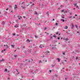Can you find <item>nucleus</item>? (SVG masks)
Returning a JSON list of instances; mask_svg holds the SVG:
<instances>
[{
    "label": "nucleus",
    "instance_id": "40",
    "mask_svg": "<svg viewBox=\"0 0 80 80\" xmlns=\"http://www.w3.org/2000/svg\"><path fill=\"white\" fill-rule=\"evenodd\" d=\"M55 25H58V23H56L55 24Z\"/></svg>",
    "mask_w": 80,
    "mask_h": 80
},
{
    "label": "nucleus",
    "instance_id": "23",
    "mask_svg": "<svg viewBox=\"0 0 80 80\" xmlns=\"http://www.w3.org/2000/svg\"><path fill=\"white\" fill-rule=\"evenodd\" d=\"M17 5H15V6L14 7V8L15 9H16V8H17Z\"/></svg>",
    "mask_w": 80,
    "mask_h": 80
},
{
    "label": "nucleus",
    "instance_id": "47",
    "mask_svg": "<svg viewBox=\"0 0 80 80\" xmlns=\"http://www.w3.org/2000/svg\"><path fill=\"white\" fill-rule=\"evenodd\" d=\"M34 74V72H33V73H32V72H31V74Z\"/></svg>",
    "mask_w": 80,
    "mask_h": 80
},
{
    "label": "nucleus",
    "instance_id": "44",
    "mask_svg": "<svg viewBox=\"0 0 80 80\" xmlns=\"http://www.w3.org/2000/svg\"><path fill=\"white\" fill-rule=\"evenodd\" d=\"M16 71H17V72H18V69H16Z\"/></svg>",
    "mask_w": 80,
    "mask_h": 80
},
{
    "label": "nucleus",
    "instance_id": "17",
    "mask_svg": "<svg viewBox=\"0 0 80 80\" xmlns=\"http://www.w3.org/2000/svg\"><path fill=\"white\" fill-rule=\"evenodd\" d=\"M38 69H37L35 71H34L35 72V73H37V72H38Z\"/></svg>",
    "mask_w": 80,
    "mask_h": 80
},
{
    "label": "nucleus",
    "instance_id": "4",
    "mask_svg": "<svg viewBox=\"0 0 80 80\" xmlns=\"http://www.w3.org/2000/svg\"><path fill=\"white\" fill-rule=\"evenodd\" d=\"M61 17H62V18H65V15L62 14L61 15Z\"/></svg>",
    "mask_w": 80,
    "mask_h": 80
},
{
    "label": "nucleus",
    "instance_id": "43",
    "mask_svg": "<svg viewBox=\"0 0 80 80\" xmlns=\"http://www.w3.org/2000/svg\"><path fill=\"white\" fill-rule=\"evenodd\" d=\"M49 72H50V73H52V70H49Z\"/></svg>",
    "mask_w": 80,
    "mask_h": 80
},
{
    "label": "nucleus",
    "instance_id": "59",
    "mask_svg": "<svg viewBox=\"0 0 80 80\" xmlns=\"http://www.w3.org/2000/svg\"><path fill=\"white\" fill-rule=\"evenodd\" d=\"M23 18H25V16H23Z\"/></svg>",
    "mask_w": 80,
    "mask_h": 80
},
{
    "label": "nucleus",
    "instance_id": "54",
    "mask_svg": "<svg viewBox=\"0 0 80 80\" xmlns=\"http://www.w3.org/2000/svg\"><path fill=\"white\" fill-rule=\"evenodd\" d=\"M15 34H12L13 36H15Z\"/></svg>",
    "mask_w": 80,
    "mask_h": 80
},
{
    "label": "nucleus",
    "instance_id": "31",
    "mask_svg": "<svg viewBox=\"0 0 80 80\" xmlns=\"http://www.w3.org/2000/svg\"><path fill=\"white\" fill-rule=\"evenodd\" d=\"M6 48H8V45H6Z\"/></svg>",
    "mask_w": 80,
    "mask_h": 80
},
{
    "label": "nucleus",
    "instance_id": "22",
    "mask_svg": "<svg viewBox=\"0 0 80 80\" xmlns=\"http://www.w3.org/2000/svg\"><path fill=\"white\" fill-rule=\"evenodd\" d=\"M33 5H34V3L32 4V5H31V6L32 7H34V6H33Z\"/></svg>",
    "mask_w": 80,
    "mask_h": 80
},
{
    "label": "nucleus",
    "instance_id": "49",
    "mask_svg": "<svg viewBox=\"0 0 80 80\" xmlns=\"http://www.w3.org/2000/svg\"><path fill=\"white\" fill-rule=\"evenodd\" d=\"M24 3H25V2H22V3L21 4L22 5V4H24Z\"/></svg>",
    "mask_w": 80,
    "mask_h": 80
},
{
    "label": "nucleus",
    "instance_id": "51",
    "mask_svg": "<svg viewBox=\"0 0 80 80\" xmlns=\"http://www.w3.org/2000/svg\"><path fill=\"white\" fill-rule=\"evenodd\" d=\"M48 34H49V33L48 32H47L46 33V35H48Z\"/></svg>",
    "mask_w": 80,
    "mask_h": 80
},
{
    "label": "nucleus",
    "instance_id": "7",
    "mask_svg": "<svg viewBox=\"0 0 80 80\" xmlns=\"http://www.w3.org/2000/svg\"><path fill=\"white\" fill-rule=\"evenodd\" d=\"M5 24V22L4 21L2 22V25H4Z\"/></svg>",
    "mask_w": 80,
    "mask_h": 80
},
{
    "label": "nucleus",
    "instance_id": "8",
    "mask_svg": "<svg viewBox=\"0 0 80 80\" xmlns=\"http://www.w3.org/2000/svg\"><path fill=\"white\" fill-rule=\"evenodd\" d=\"M62 7L63 6L62 5H61L60 6V7L58 8V10H60V9H61V8H62Z\"/></svg>",
    "mask_w": 80,
    "mask_h": 80
},
{
    "label": "nucleus",
    "instance_id": "21",
    "mask_svg": "<svg viewBox=\"0 0 80 80\" xmlns=\"http://www.w3.org/2000/svg\"><path fill=\"white\" fill-rule=\"evenodd\" d=\"M74 7H76L77 6V3H75L74 4Z\"/></svg>",
    "mask_w": 80,
    "mask_h": 80
},
{
    "label": "nucleus",
    "instance_id": "9",
    "mask_svg": "<svg viewBox=\"0 0 80 80\" xmlns=\"http://www.w3.org/2000/svg\"><path fill=\"white\" fill-rule=\"evenodd\" d=\"M56 48L53 47L52 48V50H56Z\"/></svg>",
    "mask_w": 80,
    "mask_h": 80
},
{
    "label": "nucleus",
    "instance_id": "24",
    "mask_svg": "<svg viewBox=\"0 0 80 80\" xmlns=\"http://www.w3.org/2000/svg\"><path fill=\"white\" fill-rule=\"evenodd\" d=\"M58 33H59V32H56V35H58Z\"/></svg>",
    "mask_w": 80,
    "mask_h": 80
},
{
    "label": "nucleus",
    "instance_id": "35",
    "mask_svg": "<svg viewBox=\"0 0 80 80\" xmlns=\"http://www.w3.org/2000/svg\"><path fill=\"white\" fill-rule=\"evenodd\" d=\"M14 56L15 57H17V55H14Z\"/></svg>",
    "mask_w": 80,
    "mask_h": 80
},
{
    "label": "nucleus",
    "instance_id": "11",
    "mask_svg": "<svg viewBox=\"0 0 80 80\" xmlns=\"http://www.w3.org/2000/svg\"><path fill=\"white\" fill-rule=\"evenodd\" d=\"M64 39L65 40H66V41H68V39L67 38H66Z\"/></svg>",
    "mask_w": 80,
    "mask_h": 80
},
{
    "label": "nucleus",
    "instance_id": "56",
    "mask_svg": "<svg viewBox=\"0 0 80 80\" xmlns=\"http://www.w3.org/2000/svg\"><path fill=\"white\" fill-rule=\"evenodd\" d=\"M11 12L12 13H13V11L12 10L11 11Z\"/></svg>",
    "mask_w": 80,
    "mask_h": 80
},
{
    "label": "nucleus",
    "instance_id": "50",
    "mask_svg": "<svg viewBox=\"0 0 80 80\" xmlns=\"http://www.w3.org/2000/svg\"><path fill=\"white\" fill-rule=\"evenodd\" d=\"M2 53H3V50H2L1 51Z\"/></svg>",
    "mask_w": 80,
    "mask_h": 80
},
{
    "label": "nucleus",
    "instance_id": "58",
    "mask_svg": "<svg viewBox=\"0 0 80 80\" xmlns=\"http://www.w3.org/2000/svg\"><path fill=\"white\" fill-rule=\"evenodd\" d=\"M76 17H77V14H75V15Z\"/></svg>",
    "mask_w": 80,
    "mask_h": 80
},
{
    "label": "nucleus",
    "instance_id": "39",
    "mask_svg": "<svg viewBox=\"0 0 80 80\" xmlns=\"http://www.w3.org/2000/svg\"><path fill=\"white\" fill-rule=\"evenodd\" d=\"M44 30H47L46 28H44Z\"/></svg>",
    "mask_w": 80,
    "mask_h": 80
},
{
    "label": "nucleus",
    "instance_id": "45",
    "mask_svg": "<svg viewBox=\"0 0 80 80\" xmlns=\"http://www.w3.org/2000/svg\"><path fill=\"white\" fill-rule=\"evenodd\" d=\"M58 38V40H60V37H58V38Z\"/></svg>",
    "mask_w": 80,
    "mask_h": 80
},
{
    "label": "nucleus",
    "instance_id": "13",
    "mask_svg": "<svg viewBox=\"0 0 80 80\" xmlns=\"http://www.w3.org/2000/svg\"><path fill=\"white\" fill-rule=\"evenodd\" d=\"M46 14H47L48 16H49V12L48 11L47 12Z\"/></svg>",
    "mask_w": 80,
    "mask_h": 80
},
{
    "label": "nucleus",
    "instance_id": "62",
    "mask_svg": "<svg viewBox=\"0 0 80 80\" xmlns=\"http://www.w3.org/2000/svg\"><path fill=\"white\" fill-rule=\"evenodd\" d=\"M9 79H10V78H8V80H9Z\"/></svg>",
    "mask_w": 80,
    "mask_h": 80
},
{
    "label": "nucleus",
    "instance_id": "26",
    "mask_svg": "<svg viewBox=\"0 0 80 80\" xmlns=\"http://www.w3.org/2000/svg\"><path fill=\"white\" fill-rule=\"evenodd\" d=\"M76 8H78V9H79V7H78V6H76Z\"/></svg>",
    "mask_w": 80,
    "mask_h": 80
},
{
    "label": "nucleus",
    "instance_id": "60",
    "mask_svg": "<svg viewBox=\"0 0 80 80\" xmlns=\"http://www.w3.org/2000/svg\"><path fill=\"white\" fill-rule=\"evenodd\" d=\"M52 20H53V21H55V19H53Z\"/></svg>",
    "mask_w": 80,
    "mask_h": 80
},
{
    "label": "nucleus",
    "instance_id": "25",
    "mask_svg": "<svg viewBox=\"0 0 80 80\" xmlns=\"http://www.w3.org/2000/svg\"><path fill=\"white\" fill-rule=\"evenodd\" d=\"M4 14H5V15H7V12L5 11Z\"/></svg>",
    "mask_w": 80,
    "mask_h": 80
},
{
    "label": "nucleus",
    "instance_id": "57",
    "mask_svg": "<svg viewBox=\"0 0 80 80\" xmlns=\"http://www.w3.org/2000/svg\"><path fill=\"white\" fill-rule=\"evenodd\" d=\"M72 17V16H71L69 17V18H71Z\"/></svg>",
    "mask_w": 80,
    "mask_h": 80
},
{
    "label": "nucleus",
    "instance_id": "10",
    "mask_svg": "<svg viewBox=\"0 0 80 80\" xmlns=\"http://www.w3.org/2000/svg\"><path fill=\"white\" fill-rule=\"evenodd\" d=\"M18 27V24H16V26H14V27H15V28H17V27Z\"/></svg>",
    "mask_w": 80,
    "mask_h": 80
},
{
    "label": "nucleus",
    "instance_id": "37",
    "mask_svg": "<svg viewBox=\"0 0 80 80\" xmlns=\"http://www.w3.org/2000/svg\"><path fill=\"white\" fill-rule=\"evenodd\" d=\"M55 76L56 77H58V75L57 74H55Z\"/></svg>",
    "mask_w": 80,
    "mask_h": 80
},
{
    "label": "nucleus",
    "instance_id": "1",
    "mask_svg": "<svg viewBox=\"0 0 80 80\" xmlns=\"http://www.w3.org/2000/svg\"><path fill=\"white\" fill-rule=\"evenodd\" d=\"M30 43H31V47H32V46H36L37 45V43L35 44L34 43H35V41H32V40L30 41Z\"/></svg>",
    "mask_w": 80,
    "mask_h": 80
},
{
    "label": "nucleus",
    "instance_id": "3",
    "mask_svg": "<svg viewBox=\"0 0 80 80\" xmlns=\"http://www.w3.org/2000/svg\"><path fill=\"white\" fill-rule=\"evenodd\" d=\"M46 53V54H47L48 55H50V52L49 51H47Z\"/></svg>",
    "mask_w": 80,
    "mask_h": 80
},
{
    "label": "nucleus",
    "instance_id": "14",
    "mask_svg": "<svg viewBox=\"0 0 80 80\" xmlns=\"http://www.w3.org/2000/svg\"><path fill=\"white\" fill-rule=\"evenodd\" d=\"M57 60H58L59 62H60V60L58 58H57Z\"/></svg>",
    "mask_w": 80,
    "mask_h": 80
},
{
    "label": "nucleus",
    "instance_id": "53",
    "mask_svg": "<svg viewBox=\"0 0 80 80\" xmlns=\"http://www.w3.org/2000/svg\"><path fill=\"white\" fill-rule=\"evenodd\" d=\"M8 40H11V39H10V38H8Z\"/></svg>",
    "mask_w": 80,
    "mask_h": 80
},
{
    "label": "nucleus",
    "instance_id": "16",
    "mask_svg": "<svg viewBox=\"0 0 80 80\" xmlns=\"http://www.w3.org/2000/svg\"><path fill=\"white\" fill-rule=\"evenodd\" d=\"M74 27V26H73V25L72 24V27H71V29H73Z\"/></svg>",
    "mask_w": 80,
    "mask_h": 80
},
{
    "label": "nucleus",
    "instance_id": "20",
    "mask_svg": "<svg viewBox=\"0 0 80 80\" xmlns=\"http://www.w3.org/2000/svg\"><path fill=\"white\" fill-rule=\"evenodd\" d=\"M18 17H19L18 18V19H19V20H20V18H22V17H21V16H18Z\"/></svg>",
    "mask_w": 80,
    "mask_h": 80
},
{
    "label": "nucleus",
    "instance_id": "33",
    "mask_svg": "<svg viewBox=\"0 0 80 80\" xmlns=\"http://www.w3.org/2000/svg\"><path fill=\"white\" fill-rule=\"evenodd\" d=\"M25 48V46H23L22 48H23H23Z\"/></svg>",
    "mask_w": 80,
    "mask_h": 80
},
{
    "label": "nucleus",
    "instance_id": "41",
    "mask_svg": "<svg viewBox=\"0 0 80 80\" xmlns=\"http://www.w3.org/2000/svg\"><path fill=\"white\" fill-rule=\"evenodd\" d=\"M39 63H42V61H40L39 62Z\"/></svg>",
    "mask_w": 80,
    "mask_h": 80
},
{
    "label": "nucleus",
    "instance_id": "55",
    "mask_svg": "<svg viewBox=\"0 0 80 80\" xmlns=\"http://www.w3.org/2000/svg\"><path fill=\"white\" fill-rule=\"evenodd\" d=\"M8 8H7V9H6V10H8Z\"/></svg>",
    "mask_w": 80,
    "mask_h": 80
},
{
    "label": "nucleus",
    "instance_id": "15",
    "mask_svg": "<svg viewBox=\"0 0 80 80\" xmlns=\"http://www.w3.org/2000/svg\"><path fill=\"white\" fill-rule=\"evenodd\" d=\"M64 28L65 29H67L68 28V27H67V26H66Z\"/></svg>",
    "mask_w": 80,
    "mask_h": 80
},
{
    "label": "nucleus",
    "instance_id": "52",
    "mask_svg": "<svg viewBox=\"0 0 80 80\" xmlns=\"http://www.w3.org/2000/svg\"><path fill=\"white\" fill-rule=\"evenodd\" d=\"M18 73H17V74L18 75V74H19L20 73V72H18Z\"/></svg>",
    "mask_w": 80,
    "mask_h": 80
},
{
    "label": "nucleus",
    "instance_id": "64",
    "mask_svg": "<svg viewBox=\"0 0 80 80\" xmlns=\"http://www.w3.org/2000/svg\"><path fill=\"white\" fill-rule=\"evenodd\" d=\"M26 51H25V52H24V53H26Z\"/></svg>",
    "mask_w": 80,
    "mask_h": 80
},
{
    "label": "nucleus",
    "instance_id": "34",
    "mask_svg": "<svg viewBox=\"0 0 80 80\" xmlns=\"http://www.w3.org/2000/svg\"><path fill=\"white\" fill-rule=\"evenodd\" d=\"M23 77H24V76H23V75H21V78H23Z\"/></svg>",
    "mask_w": 80,
    "mask_h": 80
},
{
    "label": "nucleus",
    "instance_id": "38",
    "mask_svg": "<svg viewBox=\"0 0 80 80\" xmlns=\"http://www.w3.org/2000/svg\"><path fill=\"white\" fill-rule=\"evenodd\" d=\"M62 12H64V10H63H63H62Z\"/></svg>",
    "mask_w": 80,
    "mask_h": 80
},
{
    "label": "nucleus",
    "instance_id": "12",
    "mask_svg": "<svg viewBox=\"0 0 80 80\" xmlns=\"http://www.w3.org/2000/svg\"><path fill=\"white\" fill-rule=\"evenodd\" d=\"M11 46H12V48H15V46L14 45H13L11 44Z\"/></svg>",
    "mask_w": 80,
    "mask_h": 80
},
{
    "label": "nucleus",
    "instance_id": "61",
    "mask_svg": "<svg viewBox=\"0 0 80 80\" xmlns=\"http://www.w3.org/2000/svg\"><path fill=\"white\" fill-rule=\"evenodd\" d=\"M2 62V61L1 60H0V63H1Z\"/></svg>",
    "mask_w": 80,
    "mask_h": 80
},
{
    "label": "nucleus",
    "instance_id": "19",
    "mask_svg": "<svg viewBox=\"0 0 80 80\" xmlns=\"http://www.w3.org/2000/svg\"><path fill=\"white\" fill-rule=\"evenodd\" d=\"M35 37L36 38H38V36H35Z\"/></svg>",
    "mask_w": 80,
    "mask_h": 80
},
{
    "label": "nucleus",
    "instance_id": "27",
    "mask_svg": "<svg viewBox=\"0 0 80 80\" xmlns=\"http://www.w3.org/2000/svg\"><path fill=\"white\" fill-rule=\"evenodd\" d=\"M28 52L29 53H30V49H29L28 50Z\"/></svg>",
    "mask_w": 80,
    "mask_h": 80
},
{
    "label": "nucleus",
    "instance_id": "29",
    "mask_svg": "<svg viewBox=\"0 0 80 80\" xmlns=\"http://www.w3.org/2000/svg\"><path fill=\"white\" fill-rule=\"evenodd\" d=\"M52 67H55V65H51Z\"/></svg>",
    "mask_w": 80,
    "mask_h": 80
},
{
    "label": "nucleus",
    "instance_id": "32",
    "mask_svg": "<svg viewBox=\"0 0 80 80\" xmlns=\"http://www.w3.org/2000/svg\"><path fill=\"white\" fill-rule=\"evenodd\" d=\"M62 54H63V55H65V54L64 52H62Z\"/></svg>",
    "mask_w": 80,
    "mask_h": 80
},
{
    "label": "nucleus",
    "instance_id": "28",
    "mask_svg": "<svg viewBox=\"0 0 80 80\" xmlns=\"http://www.w3.org/2000/svg\"><path fill=\"white\" fill-rule=\"evenodd\" d=\"M61 21H62L63 22H65V20L64 19H62Z\"/></svg>",
    "mask_w": 80,
    "mask_h": 80
},
{
    "label": "nucleus",
    "instance_id": "2",
    "mask_svg": "<svg viewBox=\"0 0 80 80\" xmlns=\"http://www.w3.org/2000/svg\"><path fill=\"white\" fill-rule=\"evenodd\" d=\"M43 47H44V46H43L42 45H40V46L39 47V48H42Z\"/></svg>",
    "mask_w": 80,
    "mask_h": 80
},
{
    "label": "nucleus",
    "instance_id": "5",
    "mask_svg": "<svg viewBox=\"0 0 80 80\" xmlns=\"http://www.w3.org/2000/svg\"><path fill=\"white\" fill-rule=\"evenodd\" d=\"M26 42L27 43H29V42H30V40L29 39H27Z\"/></svg>",
    "mask_w": 80,
    "mask_h": 80
},
{
    "label": "nucleus",
    "instance_id": "6",
    "mask_svg": "<svg viewBox=\"0 0 80 80\" xmlns=\"http://www.w3.org/2000/svg\"><path fill=\"white\" fill-rule=\"evenodd\" d=\"M76 60H80V58H78V57H76Z\"/></svg>",
    "mask_w": 80,
    "mask_h": 80
},
{
    "label": "nucleus",
    "instance_id": "18",
    "mask_svg": "<svg viewBox=\"0 0 80 80\" xmlns=\"http://www.w3.org/2000/svg\"><path fill=\"white\" fill-rule=\"evenodd\" d=\"M21 8H22V9H24V8H25V7H23V6H21Z\"/></svg>",
    "mask_w": 80,
    "mask_h": 80
},
{
    "label": "nucleus",
    "instance_id": "63",
    "mask_svg": "<svg viewBox=\"0 0 80 80\" xmlns=\"http://www.w3.org/2000/svg\"><path fill=\"white\" fill-rule=\"evenodd\" d=\"M5 50H6L5 49H4L3 50V51H5Z\"/></svg>",
    "mask_w": 80,
    "mask_h": 80
},
{
    "label": "nucleus",
    "instance_id": "46",
    "mask_svg": "<svg viewBox=\"0 0 80 80\" xmlns=\"http://www.w3.org/2000/svg\"><path fill=\"white\" fill-rule=\"evenodd\" d=\"M50 38H51V39H52V38H53V37L51 36V37H50Z\"/></svg>",
    "mask_w": 80,
    "mask_h": 80
},
{
    "label": "nucleus",
    "instance_id": "42",
    "mask_svg": "<svg viewBox=\"0 0 80 80\" xmlns=\"http://www.w3.org/2000/svg\"><path fill=\"white\" fill-rule=\"evenodd\" d=\"M5 72H7V69H5Z\"/></svg>",
    "mask_w": 80,
    "mask_h": 80
},
{
    "label": "nucleus",
    "instance_id": "30",
    "mask_svg": "<svg viewBox=\"0 0 80 80\" xmlns=\"http://www.w3.org/2000/svg\"><path fill=\"white\" fill-rule=\"evenodd\" d=\"M1 60V61H2V62H3V61H4L5 60H4V59L3 58L2 59V60Z\"/></svg>",
    "mask_w": 80,
    "mask_h": 80
},
{
    "label": "nucleus",
    "instance_id": "48",
    "mask_svg": "<svg viewBox=\"0 0 80 80\" xmlns=\"http://www.w3.org/2000/svg\"><path fill=\"white\" fill-rule=\"evenodd\" d=\"M54 37H55L56 38V36H55V35H54V36H53Z\"/></svg>",
    "mask_w": 80,
    "mask_h": 80
},
{
    "label": "nucleus",
    "instance_id": "36",
    "mask_svg": "<svg viewBox=\"0 0 80 80\" xmlns=\"http://www.w3.org/2000/svg\"><path fill=\"white\" fill-rule=\"evenodd\" d=\"M75 26L76 28H78V27L77 26V25H75Z\"/></svg>",
    "mask_w": 80,
    "mask_h": 80
}]
</instances>
